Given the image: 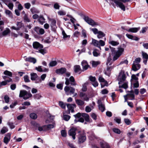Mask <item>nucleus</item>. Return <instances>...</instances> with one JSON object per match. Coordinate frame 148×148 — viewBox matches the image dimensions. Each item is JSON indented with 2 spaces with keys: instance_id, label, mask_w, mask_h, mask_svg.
Here are the masks:
<instances>
[{
  "instance_id": "f257e3e1",
  "label": "nucleus",
  "mask_w": 148,
  "mask_h": 148,
  "mask_svg": "<svg viewBox=\"0 0 148 148\" xmlns=\"http://www.w3.org/2000/svg\"><path fill=\"white\" fill-rule=\"evenodd\" d=\"M116 4L123 11L125 10V7L127 5V3L130 1V0H114Z\"/></svg>"
},
{
  "instance_id": "f03ea898",
  "label": "nucleus",
  "mask_w": 148,
  "mask_h": 148,
  "mask_svg": "<svg viewBox=\"0 0 148 148\" xmlns=\"http://www.w3.org/2000/svg\"><path fill=\"white\" fill-rule=\"evenodd\" d=\"M92 42L91 43V44L92 45L95 47H98L100 50L101 49L100 46H103L105 45L104 41L102 40H100L98 41L92 38Z\"/></svg>"
},
{
  "instance_id": "7ed1b4c3",
  "label": "nucleus",
  "mask_w": 148,
  "mask_h": 148,
  "mask_svg": "<svg viewBox=\"0 0 148 148\" xmlns=\"http://www.w3.org/2000/svg\"><path fill=\"white\" fill-rule=\"evenodd\" d=\"M118 49V50L116 52L115 55L113 57V61H114L117 60L122 55L124 52V48L121 47H119Z\"/></svg>"
},
{
  "instance_id": "20e7f679",
  "label": "nucleus",
  "mask_w": 148,
  "mask_h": 148,
  "mask_svg": "<svg viewBox=\"0 0 148 148\" xmlns=\"http://www.w3.org/2000/svg\"><path fill=\"white\" fill-rule=\"evenodd\" d=\"M126 78V76L124 71H121L119 73L118 77V80L119 81V84H121V83L124 81Z\"/></svg>"
},
{
  "instance_id": "39448f33",
  "label": "nucleus",
  "mask_w": 148,
  "mask_h": 148,
  "mask_svg": "<svg viewBox=\"0 0 148 148\" xmlns=\"http://www.w3.org/2000/svg\"><path fill=\"white\" fill-rule=\"evenodd\" d=\"M64 90L65 94L69 95L74 93L75 91V89L72 87L66 86L64 88Z\"/></svg>"
},
{
  "instance_id": "423d86ee",
  "label": "nucleus",
  "mask_w": 148,
  "mask_h": 148,
  "mask_svg": "<svg viewBox=\"0 0 148 148\" xmlns=\"http://www.w3.org/2000/svg\"><path fill=\"white\" fill-rule=\"evenodd\" d=\"M66 81L65 84L66 85H68L70 84L72 86H75L77 85V83L75 81L74 77L71 76L69 79L65 78Z\"/></svg>"
},
{
  "instance_id": "0eeeda50",
  "label": "nucleus",
  "mask_w": 148,
  "mask_h": 148,
  "mask_svg": "<svg viewBox=\"0 0 148 148\" xmlns=\"http://www.w3.org/2000/svg\"><path fill=\"white\" fill-rule=\"evenodd\" d=\"M84 19L88 24L92 26L98 25L96 23H95L93 20L89 18L88 16H84Z\"/></svg>"
},
{
  "instance_id": "6e6552de",
  "label": "nucleus",
  "mask_w": 148,
  "mask_h": 148,
  "mask_svg": "<svg viewBox=\"0 0 148 148\" xmlns=\"http://www.w3.org/2000/svg\"><path fill=\"white\" fill-rule=\"evenodd\" d=\"M76 129L73 127L70 129L68 132V134L69 136H72V138L73 140L75 139V136L76 134Z\"/></svg>"
},
{
  "instance_id": "1a4fd4ad",
  "label": "nucleus",
  "mask_w": 148,
  "mask_h": 148,
  "mask_svg": "<svg viewBox=\"0 0 148 148\" xmlns=\"http://www.w3.org/2000/svg\"><path fill=\"white\" fill-rule=\"evenodd\" d=\"M86 139V137L84 133H81L79 135L78 141L79 143H83L85 141Z\"/></svg>"
},
{
  "instance_id": "9d476101",
  "label": "nucleus",
  "mask_w": 148,
  "mask_h": 148,
  "mask_svg": "<svg viewBox=\"0 0 148 148\" xmlns=\"http://www.w3.org/2000/svg\"><path fill=\"white\" fill-rule=\"evenodd\" d=\"M34 30L38 34H43L45 33L44 29L40 28L38 27H36L34 28Z\"/></svg>"
},
{
  "instance_id": "9b49d317",
  "label": "nucleus",
  "mask_w": 148,
  "mask_h": 148,
  "mask_svg": "<svg viewBox=\"0 0 148 148\" xmlns=\"http://www.w3.org/2000/svg\"><path fill=\"white\" fill-rule=\"evenodd\" d=\"M97 103L99 110L102 112H103L105 109V108L104 105L102 103L101 100H99L97 101Z\"/></svg>"
},
{
  "instance_id": "f8f14e48",
  "label": "nucleus",
  "mask_w": 148,
  "mask_h": 148,
  "mask_svg": "<svg viewBox=\"0 0 148 148\" xmlns=\"http://www.w3.org/2000/svg\"><path fill=\"white\" fill-rule=\"evenodd\" d=\"M33 46L34 49H42L43 48V46L37 42H34L33 44Z\"/></svg>"
},
{
  "instance_id": "ddd939ff",
  "label": "nucleus",
  "mask_w": 148,
  "mask_h": 148,
  "mask_svg": "<svg viewBox=\"0 0 148 148\" xmlns=\"http://www.w3.org/2000/svg\"><path fill=\"white\" fill-rule=\"evenodd\" d=\"M11 134L8 133L6 134L3 139V142L6 144H7L10 140Z\"/></svg>"
},
{
  "instance_id": "4468645a",
  "label": "nucleus",
  "mask_w": 148,
  "mask_h": 148,
  "mask_svg": "<svg viewBox=\"0 0 148 148\" xmlns=\"http://www.w3.org/2000/svg\"><path fill=\"white\" fill-rule=\"evenodd\" d=\"M66 71V69L64 68H61L56 69V72L58 74H62Z\"/></svg>"
},
{
  "instance_id": "2eb2a0df",
  "label": "nucleus",
  "mask_w": 148,
  "mask_h": 148,
  "mask_svg": "<svg viewBox=\"0 0 148 148\" xmlns=\"http://www.w3.org/2000/svg\"><path fill=\"white\" fill-rule=\"evenodd\" d=\"M81 64L84 70H86L89 66L87 62L85 60L83 61L82 62Z\"/></svg>"
},
{
  "instance_id": "dca6fc26",
  "label": "nucleus",
  "mask_w": 148,
  "mask_h": 148,
  "mask_svg": "<svg viewBox=\"0 0 148 148\" xmlns=\"http://www.w3.org/2000/svg\"><path fill=\"white\" fill-rule=\"evenodd\" d=\"M66 106L69 111L71 110L72 112H74V108H75L76 107V105L75 104H67Z\"/></svg>"
},
{
  "instance_id": "f3484780",
  "label": "nucleus",
  "mask_w": 148,
  "mask_h": 148,
  "mask_svg": "<svg viewBox=\"0 0 148 148\" xmlns=\"http://www.w3.org/2000/svg\"><path fill=\"white\" fill-rule=\"evenodd\" d=\"M25 60L26 61L33 63V64L35 63L37 61L36 58L31 57H29L28 58H26L25 59Z\"/></svg>"
},
{
  "instance_id": "a211bd4d",
  "label": "nucleus",
  "mask_w": 148,
  "mask_h": 148,
  "mask_svg": "<svg viewBox=\"0 0 148 148\" xmlns=\"http://www.w3.org/2000/svg\"><path fill=\"white\" fill-rule=\"evenodd\" d=\"M100 145L101 148H110L108 144L103 141L100 142Z\"/></svg>"
},
{
  "instance_id": "6ab92c4d",
  "label": "nucleus",
  "mask_w": 148,
  "mask_h": 148,
  "mask_svg": "<svg viewBox=\"0 0 148 148\" xmlns=\"http://www.w3.org/2000/svg\"><path fill=\"white\" fill-rule=\"evenodd\" d=\"M113 68V66H111L110 67L108 66L107 67L106 70H105L104 71L105 74L106 75L109 76L110 74V71Z\"/></svg>"
},
{
  "instance_id": "aec40b11",
  "label": "nucleus",
  "mask_w": 148,
  "mask_h": 148,
  "mask_svg": "<svg viewBox=\"0 0 148 148\" xmlns=\"http://www.w3.org/2000/svg\"><path fill=\"white\" fill-rule=\"evenodd\" d=\"M81 116L84 118L85 120L86 121L89 122H91L89 119V116L88 114L83 113L82 114Z\"/></svg>"
},
{
  "instance_id": "412c9836",
  "label": "nucleus",
  "mask_w": 148,
  "mask_h": 148,
  "mask_svg": "<svg viewBox=\"0 0 148 148\" xmlns=\"http://www.w3.org/2000/svg\"><path fill=\"white\" fill-rule=\"evenodd\" d=\"M79 97H84V100L85 101H88L89 100V98L87 96L86 93L83 92H80L79 93Z\"/></svg>"
},
{
  "instance_id": "4be33fe9",
  "label": "nucleus",
  "mask_w": 148,
  "mask_h": 148,
  "mask_svg": "<svg viewBox=\"0 0 148 148\" xmlns=\"http://www.w3.org/2000/svg\"><path fill=\"white\" fill-rule=\"evenodd\" d=\"M140 29V27H134L130 28L129 29H126V30L128 32H130L132 33L136 32Z\"/></svg>"
},
{
  "instance_id": "5701e85b",
  "label": "nucleus",
  "mask_w": 148,
  "mask_h": 148,
  "mask_svg": "<svg viewBox=\"0 0 148 148\" xmlns=\"http://www.w3.org/2000/svg\"><path fill=\"white\" fill-rule=\"evenodd\" d=\"M142 56L144 58L143 62L145 64H146L148 59V55L145 53L143 52Z\"/></svg>"
},
{
  "instance_id": "b1692460",
  "label": "nucleus",
  "mask_w": 148,
  "mask_h": 148,
  "mask_svg": "<svg viewBox=\"0 0 148 148\" xmlns=\"http://www.w3.org/2000/svg\"><path fill=\"white\" fill-rule=\"evenodd\" d=\"M140 68V65L138 64L133 63L132 66V70L136 71L138 70Z\"/></svg>"
},
{
  "instance_id": "393cba45",
  "label": "nucleus",
  "mask_w": 148,
  "mask_h": 148,
  "mask_svg": "<svg viewBox=\"0 0 148 148\" xmlns=\"http://www.w3.org/2000/svg\"><path fill=\"white\" fill-rule=\"evenodd\" d=\"M31 79L32 80H35L38 77L36 73H31L30 74Z\"/></svg>"
},
{
  "instance_id": "a878e982",
  "label": "nucleus",
  "mask_w": 148,
  "mask_h": 148,
  "mask_svg": "<svg viewBox=\"0 0 148 148\" xmlns=\"http://www.w3.org/2000/svg\"><path fill=\"white\" fill-rule=\"evenodd\" d=\"M55 124L54 123H53L52 124H49L47 125H45L46 126L45 128L46 130H49L50 129L53 128L55 127Z\"/></svg>"
},
{
  "instance_id": "bb28decb",
  "label": "nucleus",
  "mask_w": 148,
  "mask_h": 148,
  "mask_svg": "<svg viewBox=\"0 0 148 148\" xmlns=\"http://www.w3.org/2000/svg\"><path fill=\"white\" fill-rule=\"evenodd\" d=\"M75 102L79 106H82L84 104V102L80 99H76Z\"/></svg>"
},
{
  "instance_id": "cd10ccee",
  "label": "nucleus",
  "mask_w": 148,
  "mask_h": 148,
  "mask_svg": "<svg viewBox=\"0 0 148 148\" xmlns=\"http://www.w3.org/2000/svg\"><path fill=\"white\" fill-rule=\"evenodd\" d=\"M27 94V91L25 90H21L20 91L19 97H24Z\"/></svg>"
},
{
  "instance_id": "c85d7f7f",
  "label": "nucleus",
  "mask_w": 148,
  "mask_h": 148,
  "mask_svg": "<svg viewBox=\"0 0 148 148\" xmlns=\"http://www.w3.org/2000/svg\"><path fill=\"white\" fill-rule=\"evenodd\" d=\"M126 36L129 38L131 39L137 40H138V38L136 37H134L132 35L126 34Z\"/></svg>"
},
{
  "instance_id": "c756f323",
  "label": "nucleus",
  "mask_w": 148,
  "mask_h": 148,
  "mask_svg": "<svg viewBox=\"0 0 148 148\" xmlns=\"http://www.w3.org/2000/svg\"><path fill=\"white\" fill-rule=\"evenodd\" d=\"M62 34L63 36V38L64 40H67L70 37V35H68L66 34L64 30L62 31Z\"/></svg>"
},
{
  "instance_id": "7c9ffc66",
  "label": "nucleus",
  "mask_w": 148,
  "mask_h": 148,
  "mask_svg": "<svg viewBox=\"0 0 148 148\" xmlns=\"http://www.w3.org/2000/svg\"><path fill=\"white\" fill-rule=\"evenodd\" d=\"M45 19L42 16H40L38 19L39 22L41 24L45 22Z\"/></svg>"
},
{
  "instance_id": "2f4dec72",
  "label": "nucleus",
  "mask_w": 148,
  "mask_h": 148,
  "mask_svg": "<svg viewBox=\"0 0 148 148\" xmlns=\"http://www.w3.org/2000/svg\"><path fill=\"white\" fill-rule=\"evenodd\" d=\"M97 37L99 38H101L105 36V34L101 31H99Z\"/></svg>"
},
{
  "instance_id": "473e14b6",
  "label": "nucleus",
  "mask_w": 148,
  "mask_h": 148,
  "mask_svg": "<svg viewBox=\"0 0 148 148\" xmlns=\"http://www.w3.org/2000/svg\"><path fill=\"white\" fill-rule=\"evenodd\" d=\"M92 66L93 67H95L97 66V65L100 64V62L99 61H92L91 62Z\"/></svg>"
},
{
  "instance_id": "72a5a7b5",
  "label": "nucleus",
  "mask_w": 148,
  "mask_h": 148,
  "mask_svg": "<svg viewBox=\"0 0 148 148\" xmlns=\"http://www.w3.org/2000/svg\"><path fill=\"white\" fill-rule=\"evenodd\" d=\"M88 84V82H85L82 86V90L83 91L85 92L87 90V86Z\"/></svg>"
},
{
  "instance_id": "f704fd0d",
  "label": "nucleus",
  "mask_w": 148,
  "mask_h": 148,
  "mask_svg": "<svg viewBox=\"0 0 148 148\" xmlns=\"http://www.w3.org/2000/svg\"><path fill=\"white\" fill-rule=\"evenodd\" d=\"M51 27L53 28H55L56 27V21L55 20L53 19L51 20Z\"/></svg>"
},
{
  "instance_id": "c9c22d12",
  "label": "nucleus",
  "mask_w": 148,
  "mask_h": 148,
  "mask_svg": "<svg viewBox=\"0 0 148 148\" xmlns=\"http://www.w3.org/2000/svg\"><path fill=\"white\" fill-rule=\"evenodd\" d=\"M29 116L31 118L34 119H36L37 117V114L34 113H31L29 115Z\"/></svg>"
},
{
  "instance_id": "e433bc0d",
  "label": "nucleus",
  "mask_w": 148,
  "mask_h": 148,
  "mask_svg": "<svg viewBox=\"0 0 148 148\" xmlns=\"http://www.w3.org/2000/svg\"><path fill=\"white\" fill-rule=\"evenodd\" d=\"M3 73L4 75H6L10 77H12V73L10 71H9L7 70L5 71Z\"/></svg>"
},
{
  "instance_id": "4c0bfd02",
  "label": "nucleus",
  "mask_w": 148,
  "mask_h": 148,
  "mask_svg": "<svg viewBox=\"0 0 148 148\" xmlns=\"http://www.w3.org/2000/svg\"><path fill=\"white\" fill-rule=\"evenodd\" d=\"M119 88H123L125 89H127L128 87L127 82H125L121 85L119 84Z\"/></svg>"
},
{
  "instance_id": "58836bf2",
  "label": "nucleus",
  "mask_w": 148,
  "mask_h": 148,
  "mask_svg": "<svg viewBox=\"0 0 148 148\" xmlns=\"http://www.w3.org/2000/svg\"><path fill=\"white\" fill-rule=\"evenodd\" d=\"M46 77V74H44L41 76L40 78L41 79H40L39 80V81L38 82H36V83H38L39 82H41V80H44L45 78Z\"/></svg>"
},
{
  "instance_id": "ea45409f",
  "label": "nucleus",
  "mask_w": 148,
  "mask_h": 148,
  "mask_svg": "<svg viewBox=\"0 0 148 148\" xmlns=\"http://www.w3.org/2000/svg\"><path fill=\"white\" fill-rule=\"evenodd\" d=\"M74 69L75 72L77 73L80 70V67L79 65H75L74 66Z\"/></svg>"
},
{
  "instance_id": "a19ab883",
  "label": "nucleus",
  "mask_w": 148,
  "mask_h": 148,
  "mask_svg": "<svg viewBox=\"0 0 148 148\" xmlns=\"http://www.w3.org/2000/svg\"><path fill=\"white\" fill-rule=\"evenodd\" d=\"M109 43L113 46H116L119 44L118 42L113 40L110 41L109 42Z\"/></svg>"
},
{
  "instance_id": "79ce46f5",
  "label": "nucleus",
  "mask_w": 148,
  "mask_h": 148,
  "mask_svg": "<svg viewBox=\"0 0 148 148\" xmlns=\"http://www.w3.org/2000/svg\"><path fill=\"white\" fill-rule=\"evenodd\" d=\"M8 129L7 127H3L1 130V133L2 134H4L8 132Z\"/></svg>"
},
{
  "instance_id": "37998d69",
  "label": "nucleus",
  "mask_w": 148,
  "mask_h": 148,
  "mask_svg": "<svg viewBox=\"0 0 148 148\" xmlns=\"http://www.w3.org/2000/svg\"><path fill=\"white\" fill-rule=\"evenodd\" d=\"M10 32V30L8 28L5 30L2 33V35L3 36H6Z\"/></svg>"
},
{
  "instance_id": "c03bdc74",
  "label": "nucleus",
  "mask_w": 148,
  "mask_h": 148,
  "mask_svg": "<svg viewBox=\"0 0 148 148\" xmlns=\"http://www.w3.org/2000/svg\"><path fill=\"white\" fill-rule=\"evenodd\" d=\"M57 64V62L56 61H53L50 62L49 63V66H54Z\"/></svg>"
},
{
  "instance_id": "a18cd8bd",
  "label": "nucleus",
  "mask_w": 148,
  "mask_h": 148,
  "mask_svg": "<svg viewBox=\"0 0 148 148\" xmlns=\"http://www.w3.org/2000/svg\"><path fill=\"white\" fill-rule=\"evenodd\" d=\"M26 96L24 97L23 99H27L32 97V95L30 93H27L26 95Z\"/></svg>"
},
{
  "instance_id": "49530a36",
  "label": "nucleus",
  "mask_w": 148,
  "mask_h": 148,
  "mask_svg": "<svg viewBox=\"0 0 148 148\" xmlns=\"http://www.w3.org/2000/svg\"><path fill=\"white\" fill-rule=\"evenodd\" d=\"M97 50L95 49L93 52V55L94 56L97 57L100 55V53L97 52Z\"/></svg>"
},
{
  "instance_id": "de8ad7c7",
  "label": "nucleus",
  "mask_w": 148,
  "mask_h": 148,
  "mask_svg": "<svg viewBox=\"0 0 148 148\" xmlns=\"http://www.w3.org/2000/svg\"><path fill=\"white\" fill-rule=\"evenodd\" d=\"M6 5H7L10 10H12L14 6V5L13 3H10V2Z\"/></svg>"
},
{
  "instance_id": "09e8293b",
  "label": "nucleus",
  "mask_w": 148,
  "mask_h": 148,
  "mask_svg": "<svg viewBox=\"0 0 148 148\" xmlns=\"http://www.w3.org/2000/svg\"><path fill=\"white\" fill-rule=\"evenodd\" d=\"M38 50V52L41 53L42 55H44L47 52V50L45 49H39Z\"/></svg>"
},
{
  "instance_id": "8fccbe9b",
  "label": "nucleus",
  "mask_w": 148,
  "mask_h": 148,
  "mask_svg": "<svg viewBox=\"0 0 148 148\" xmlns=\"http://www.w3.org/2000/svg\"><path fill=\"white\" fill-rule=\"evenodd\" d=\"M59 106L62 108L64 109L65 108L66 105L62 101L59 102Z\"/></svg>"
},
{
  "instance_id": "3c124183",
  "label": "nucleus",
  "mask_w": 148,
  "mask_h": 148,
  "mask_svg": "<svg viewBox=\"0 0 148 148\" xmlns=\"http://www.w3.org/2000/svg\"><path fill=\"white\" fill-rule=\"evenodd\" d=\"M46 126L44 125L42 127H38V130L39 131H45L46 130V129L45 128Z\"/></svg>"
},
{
  "instance_id": "603ef678",
  "label": "nucleus",
  "mask_w": 148,
  "mask_h": 148,
  "mask_svg": "<svg viewBox=\"0 0 148 148\" xmlns=\"http://www.w3.org/2000/svg\"><path fill=\"white\" fill-rule=\"evenodd\" d=\"M24 79L25 82H30L29 77L27 75L25 76L24 77Z\"/></svg>"
},
{
  "instance_id": "864d4df0",
  "label": "nucleus",
  "mask_w": 148,
  "mask_h": 148,
  "mask_svg": "<svg viewBox=\"0 0 148 148\" xmlns=\"http://www.w3.org/2000/svg\"><path fill=\"white\" fill-rule=\"evenodd\" d=\"M61 134L63 137H66V133L64 130H62L61 132Z\"/></svg>"
},
{
  "instance_id": "5fc2aeb1",
  "label": "nucleus",
  "mask_w": 148,
  "mask_h": 148,
  "mask_svg": "<svg viewBox=\"0 0 148 148\" xmlns=\"http://www.w3.org/2000/svg\"><path fill=\"white\" fill-rule=\"evenodd\" d=\"M31 4L29 3H25L24 4V6L25 8H26L27 9H29L30 6H31Z\"/></svg>"
},
{
  "instance_id": "6e6d98bb",
  "label": "nucleus",
  "mask_w": 148,
  "mask_h": 148,
  "mask_svg": "<svg viewBox=\"0 0 148 148\" xmlns=\"http://www.w3.org/2000/svg\"><path fill=\"white\" fill-rule=\"evenodd\" d=\"M4 99L5 100V101L6 103H8L9 101L10 98L7 95H5L4 97Z\"/></svg>"
},
{
  "instance_id": "4d7b16f0",
  "label": "nucleus",
  "mask_w": 148,
  "mask_h": 148,
  "mask_svg": "<svg viewBox=\"0 0 148 148\" xmlns=\"http://www.w3.org/2000/svg\"><path fill=\"white\" fill-rule=\"evenodd\" d=\"M90 29L95 34H98L99 32V31H98V30L96 28Z\"/></svg>"
},
{
  "instance_id": "13d9d810",
  "label": "nucleus",
  "mask_w": 148,
  "mask_h": 148,
  "mask_svg": "<svg viewBox=\"0 0 148 148\" xmlns=\"http://www.w3.org/2000/svg\"><path fill=\"white\" fill-rule=\"evenodd\" d=\"M124 121L125 123L127 125H129L131 123L130 121L128 119H125Z\"/></svg>"
},
{
  "instance_id": "bf43d9fd",
  "label": "nucleus",
  "mask_w": 148,
  "mask_h": 148,
  "mask_svg": "<svg viewBox=\"0 0 148 148\" xmlns=\"http://www.w3.org/2000/svg\"><path fill=\"white\" fill-rule=\"evenodd\" d=\"M63 117H64V119L66 121H68L70 119V116H69V115H64Z\"/></svg>"
},
{
  "instance_id": "052dcab7",
  "label": "nucleus",
  "mask_w": 148,
  "mask_h": 148,
  "mask_svg": "<svg viewBox=\"0 0 148 148\" xmlns=\"http://www.w3.org/2000/svg\"><path fill=\"white\" fill-rule=\"evenodd\" d=\"M102 83H103L101 84V88L104 87L105 86H108V82L106 81L105 80Z\"/></svg>"
},
{
  "instance_id": "680f3d73",
  "label": "nucleus",
  "mask_w": 148,
  "mask_h": 148,
  "mask_svg": "<svg viewBox=\"0 0 148 148\" xmlns=\"http://www.w3.org/2000/svg\"><path fill=\"white\" fill-rule=\"evenodd\" d=\"M24 19L25 22H29L30 21V19L28 18L26 15H25L24 17Z\"/></svg>"
},
{
  "instance_id": "e2e57ef3",
  "label": "nucleus",
  "mask_w": 148,
  "mask_h": 148,
  "mask_svg": "<svg viewBox=\"0 0 148 148\" xmlns=\"http://www.w3.org/2000/svg\"><path fill=\"white\" fill-rule=\"evenodd\" d=\"M113 131L115 133L118 134H119L121 133V131L119 130L117 128H114L113 129Z\"/></svg>"
},
{
  "instance_id": "0e129e2a",
  "label": "nucleus",
  "mask_w": 148,
  "mask_h": 148,
  "mask_svg": "<svg viewBox=\"0 0 148 148\" xmlns=\"http://www.w3.org/2000/svg\"><path fill=\"white\" fill-rule=\"evenodd\" d=\"M53 7L56 9L58 10L59 9L60 6L58 3H56L54 5Z\"/></svg>"
},
{
  "instance_id": "69168bd1",
  "label": "nucleus",
  "mask_w": 148,
  "mask_h": 148,
  "mask_svg": "<svg viewBox=\"0 0 148 148\" xmlns=\"http://www.w3.org/2000/svg\"><path fill=\"white\" fill-rule=\"evenodd\" d=\"M58 14L60 15H64L66 14V13L64 11L60 10L58 12Z\"/></svg>"
},
{
  "instance_id": "338daca9",
  "label": "nucleus",
  "mask_w": 148,
  "mask_h": 148,
  "mask_svg": "<svg viewBox=\"0 0 148 148\" xmlns=\"http://www.w3.org/2000/svg\"><path fill=\"white\" fill-rule=\"evenodd\" d=\"M8 124L10 126V128L12 129L14 128L15 126L13 123L12 122H8Z\"/></svg>"
},
{
  "instance_id": "774afa93",
  "label": "nucleus",
  "mask_w": 148,
  "mask_h": 148,
  "mask_svg": "<svg viewBox=\"0 0 148 148\" xmlns=\"http://www.w3.org/2000/svg\"><path fill=\"white\" fill-rule=\"evenodd\" d=\"M35 69L39 72H42L43 71L41 68V66H39L38 67H36Z\"/></svg>"
}]
</instances>
